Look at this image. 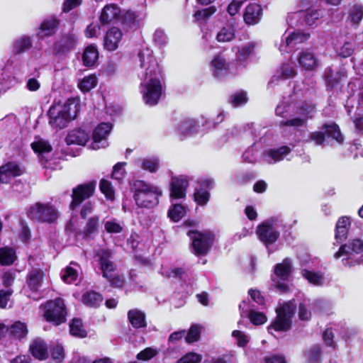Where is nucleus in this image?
<instances>
[{
  "label": "nucleus",
  "instance_id": "f257e3e1",
  "mask_svg": "<svg viewBox=\"0 0 363 363\" xmlns=\"http://www.w3.org/2000/svg\"><path fill=\"white\" fill-rule=\"evenodd\" d=\"M133 199L139 208H152L159 203L162 191L143 180H135L132 186Z\"/></svg>",
  "mask_w": 363,
  "mask_h": 363
},
{
  "label": "nucleus",
  "instance_id": "f03ea898",
  "mask_svg": "<svg viewBox=\"0 0 363 363\" xmlns=\"http://www.w3.org/2000/svg\"><path fill=\"white\" fill-rule=\"evenodd\" d=\"M77 105L68 99L63 106L52 105L48 111L49 124L56 130L66 128L69 123L77 118Z\"/></svg>",
  "mask_w": 363,
  "mask_h": 363
},
{
  "label": "nucleus",
  "instance_id": "7ed1b4c3",
  "mask_svg": "<svg viewBox=\"0 0 363 363\" xmlns=\"http://www.w3.org/2000/svg\"><path fill=\"white\" fill-rule=\"evenodd\" d=\"M26 216L32 221L52 224L57 220L60 213L50 202H36L26 208Z\"/></svg>",
  "mask_w": 363,
  "mask_h": 363
},
{
  "label": "nucleus",
  "instance_id": "20e7f679",
  "mask_svg": "<svg viewBox=\"0 0 363 363\" xmlns=\"http://www.w3.org/2000/svg\"><path fill=\"white\" fill-rule=\"evenodd\" d=\"M186 235L191 240L192 251L196 257L208 255L216 238L215 234L210 230H190Z\"/></svg>",
  "mask_w": 363,
  "mask_h": 363
},
{
  "label": "nucleus",
  "instance_id": "39448f33",
  "mask_svg": "<svg viewBox=\"0 0 363 363\" xmlns=\"http://www.w3.org/2000/svg\"><path fill=\"white\" fill-rule=\"evenodd\" d=\"M67 308L62 298L49 300L44 304L43 318L48 323L58 326L67 321Z\"/></svg>",
  "mask_w": 363,
  "mask_h": 363
},
{
  "label": "nucleus",
  "instance_id": "423d86ee",
  "mask_svg": "<svg viewBox=\"0 0 363 363\" xmlns=\"http://www.w3.org/2000/svg\"><path fill=\"white\" fill-rule=\"evenodd\" d=\"M296 304L291 301L284 303L281 306L277 308V317L273 323L269 326L277 332H286L292 327V318L294 315Z\"/></svg>",
  "mask_w": 363,
  "mask_h": 363
},
{
  "label": "nucleus",
  "instance_id": "0eeeda50",
  "mask_svg": "<svg viewBox=\"0 0 363 363\" xmlns=\"http://www.w3.org/2000/svg\"><path fill=\"white\" fill-rule=\"evenodd\" d=\"M96 181L92 180L83 184H79L73 187L71 194V202L69 208L71 211H75L83 203L91 198L96 191Z\"/></svg>",
  "mask_w": 363,
  "mask_h": 363
},
{
  "label": "nucleus",
  "instance_id": "6e6552de",
  "mask_svg": "<svg viewBox=\"0 0 363 363\" xmlns=\"http://www.w3.org/2000/svg\"><path fill=\"white\" fill-rule=\"evenodd\" d=\"M140 66L145 69V82H162V69L156 58L147 53L146 55L142 51L138 53Z\"/></svg>",
  "mask_w": 363,
  "mask_h": 363
},
{
  "label": "nucleus",
  "instance_id": "1a4fd4ad",
  "mask_svg": "<svg viewBox=\"0 0 363 363\" xmlns=\"http://www.w3.org/2000/svg\"><path fill=\"white\" fill-rule=\"evenodd\" d=\"M143 99L145 104L155 106L159 103L162 93V82H144Z\"/></svg>",
  "mask_w": 363,
  "mask_h": 363
},
{
  "label": "nucleus",
  "instance_id": "9d476101",
  "mask_svg": "<svg viewBox=\"0 0 363 363\" xmlns=\"http://www.w3.org/2000/svg\"><path fill=\"white\" fill-rule=\"evenodd\" d=\"M198 184L199 187L194 190V201L200 206H205L209 201L211 194L209 191L214 186V181L212 179H201Z\"/></svg>",
  "mask_w": 363,
  "mask_h": 363
},
{
  "label": "nucleus",
  "instance_id": "9b49d317",
  "mask_svg": "<svg viewBox=\"0 0 363 363\" xmlns=\"http://www.w3.org/2000/svg\"><path fill=\"white\" fill-rule=\"evenodd\" d=\"M256 233L259 240L266 247L276 242L279 238L280 233L277 230L272 223L263 222L257 227Z\"/></svg>",
  "mask_w": 363,
  "mask_h": 363
},
{
  "label": "nucleus",
  "instance_id": "f8f14e48",
  "mask_svg": "<svg viewBox=\"0 0 363 363\" xmlns=\"http://www.w3.org/2000/svg\"><path fill=\"white\" fill-rule=\"evenodd\" d=\"M26 173V168L16 162L9 161L0 166V182L8 184L11 177H18Z\"/></svg>",
  "mask_w": 363,
  "mask_h": 363
},
{
  "label": "nucleus",
  "instance_id": "ddd939ff",
  "mask_svg": "<svg viewBox=\"0 0 363 363\" xmlns=\"http://www.w3.org/2000/svg\"><path fill=\"white\" fill-rule=\"evenodd\" d=\"M189 180L183 176L172 177L169 183V196L173 199L186 197Z\"/></svg>",
  "mask_w": 363,
  "mask_h": 363
},
{
  "label": "nucleus",
  "instance_id": "4468645a",
  "mask_svg": "<svg viewBox=\"0 0 363 363\" xmlns=\"http://www.w3.org/2000/svg\"><path fill=\"white\" fill-rule=\"evenodd\" d=\"M346 77L347 72L344 69L335 71L331 67H328L325 72V82L327 88L330 90L341 89Z\"/></svg>",
  "mask_w": 363,
  "mask_h": 363
},
{
  "label": "nucleus",
  "instance_id": "2eb2a0df",
  "mask_svg": "<svg viewBox=\"0 0 363 363\" xmlns=\"http://www.w3.org/2000/svg\"><path fill=\"white\" fill-rule=\"evenodd\" d=\"M77 43V38L74 33L62 35L60 40L54 43V50L57 54H66L72 50Z\"/></svg>",
  "mask_w": 363,
  "mask_h": 363
},
{
  "label": "nucleus",
  "instance_id": "dca6fc26",
  "mask_svg": "<svg viewBox=\"0 0 363 363\" xmlns=\"http://www.w3.org/2000/svg\"><path fill=\"white\" fill-rule=\"evenodd\" d=\"M60 20L55 16L45 18L38 28V35L40 38L52 36L57 32Z\"/></svg>",
  "mask_w": 363,
  "mask_h": 363
},
{
  "label": "nucleus",
  "instance_id": "f3484780",
  "mask_svg": "<svg viewBox=\"0 0 363 363\" xmlns=\"http://www.w3.org/2000/svg\"><path fill=\"white\" fill-rule=\"evenodd\" d=\"M262 9L257 4H248L243 13L244 22L248 26L257 24L262 19Z\"/></svg>",
  "mask_w": 363,
  "mask_h": 363
},
{
  "label": "nucleus",
  "instance_id": "a211bd4d",
  "mask_svg": "<svg viewBox=\"0 0 363 363\" xmlns=\"http://www.w3.org/2000/svg\"><path fill=\"white\" fill-rule=\"evenodd\" d=\"M122 36L123 33L119 28L116 27L110 28L104 37V48L111 52L116 50L118 47Z\"/></svg>",
  "mask_w": 363,
  "mask_h": 363
},
{
  "label": "nucleus",
  "instance_id": "6ab92c4d",
  "mask_svg": "<svg viewBox=\"0 0 363 363\" xmlns=\"http://www.w3.org/2000/svg\"><path fill=\"white\" fill-rule=\"evenodd\" d=\"M28 334L26 323L20 320L15 321L11 325H8V337L10 340L22 341Z\"/></svg>",
  "mask_w": 363,
  "mask_h": 363
},
{
  "label": "nucleus",
  "instance_id": "aec40b11",
  "mask_svg": "<svg viewBox=\"0 0 363 363\" xmlns=\"http://www.w3.org/2000/svg\"><path fill=\"white\" fill-rule=\"evenodd\" d=\"M29 352L32 356L40 361L49 357L48 347L46 342L41 339L34 340L29 346Z\"/></svg>",
  "mask_w": 363,
  "mask_h": 363
},
{
  "label": "nucleus",
  "instance_id": "412c9836",
  "mask_svg": "<svg viewBox=\"0 0 363 363\" xmlns=\"http://www.w3.org/2000/svg\"><path fill=\"white\" fill-rule=\"evenodd\" d=\"M89 140V134L85 130L79 128L70 130L65 138L67 145L84 146Z\"/></svg>",
  "mask_w": 363,
  "mask_h": 363
},
{
  "label": "nucleus",
  "instance_id": "4be33fe9",
  "mask_svg": "<svg viewBox=\"0 0 363 363\" xmlns=\"http://www.w3.org/2000/svg\"><path fill=\"white\" fill-rule=\"evenodd\" d=\"M111 252L108 250H103L101 251L99 257V263L100 269L102 272L104 278L109 277L110 274L116 270L113 262L111 260Z\"/></svg>",
  "mask_w": 363,
  "mask_h": 363
},
{
  "label": "nucleus",
  "instance_id": "5701e85b",
  "mask_svg": "<svg viewBox=\"0 0 363 363\" xmlns=\"http://www.w3.org/2000/svg\"><path fill=\"white\" fill-rule=\"evenodd\" d=\"M121 9L114 4L106 5L101 13L99 21L101 24H108L113 20H118L120 18Z\"/></svg>",
  "mask_w": 363,
  "mask_h": 363
},
{
  "label": "nucleus",
  "instance_id": "b1692460",
  "mask_svg": "<svg viewBox=\"0 0 363 363\" xmlns=\"http://www.w3.org/2000/svg\"><path fill=\"white\" fill-rule=\"evenodd\" d=\"M45 273L40 269H34L30 271L26 277V284L33 292H38L41 287Z\"/></svg>",
  "mask_w": 363,
  "mask_h": 363
},
{
  "label": "nucleus",
  "instance_id": "393cba45",
  "mask_svg": "<svg viewBox=\"0 0 363 363\" xmlns=\"http://www.w3.org/2000/svg\"><path fill=\"white\" fill-rule=\"evenodd\" d=\"M127 315L128 321L133 328L140 329L147 327L146 315L143 311L134 308L129 310Z\"/></svg>",
  "mask_w": 363,
  "mask_h": 363
},
{
  "label": "nucleus",
  "instance_id": "a878e982",
  "mask_svg": "<svg viewBox=\"0 0 363 363\" xmlns=\"http://www.w3.org/2000/svg\"><path fill=\"white\" fill-rule=\"evenodd\" d=\"M321 129L325 133V138H331L339 144L343 143L345 138L341 133L340 126L335 122L323 123Z\"/></svg>",
  "mask_w": 363,
  "mask_h": 363
},
{
  "label": "nucleus",
  "instance_id": "bb28decb",
  "mask_svg": "<svg viewBox=\"0 0 363 363\" xmlns=\"http://www.w3.org/2000/svg\"><path fill=\"white\" fill-rule=\"evenodd\" d=\"M211 65L213 68V74L217 77L225 76L230 69V63L220 55L216 56L211 60Z\"/></svg>",
  "mask_w": 363,
  "mask_h": 363
},
{
  "label": "nucleus",
  "instance_id": "cd10ccee",
  "mask_svg": "<svg viewBox=\"0 0 363 363\" xmlns=\"http://www.w3.org/2000/svg\"><path fill=\"white\" fill-rule=\"evenodd\" d=\"M291 149L286 145H283L279 148H271L266 150L264 152V157L270 159L269 163H276L284 160V157L290 153Z\"/></svg>",
  "mask_w": 363,
  "mask_h": 363
},
{
  "label": "nucleus",
  "instance_id": "c85d7f7f",
  "mask_svg": "<svg viewBox=\"0 0 363 363\" xmlns=\"http://www.w3.org/2000/svg\"><path fill=\"white\" fill-rule=\"evenodd\" d=\"M298 62L305 70L312 71L318 67V61L314 53L308 50L299 53Z\"/></svg>",
  "mask_w": 363,
  "mask_h": 363
},
{
  "label": "nucleus",
  "instance_id": "c756f323",
  "mask_svg": "<svg viewBox=\"0 0 363 363\" xmlns=\"http://www.w3.org/2000/svg\"><path fill=\"white\" fill-rule=\"evenodd\" d=\"M274 272L279 280L283 281H287L292 273V267L290 259L286 258L282 262L277 264L274 266Z\"/></svg>",
  "mask_w": 363,
  "mask_h": 363
},
{
  "label": "nucleus",
  "instance_id": "7c9ffc66",
  "mask_svg": "<svg viewBox=\"0 0 363 363\" xmlns=\"http://www.w3.org/2000/svg\"><path fill=\"white\" fill-rule=\"evenodd\" d=\"M82 58L84 66L91 67L95 65L99 59L97 47L94 44L86 46L82 53Z\"/></svg>",
  "mask_w": 363,
  "mask_h": 363
},
{
  "label": "nucleus",
  "instance_id": "2f4dec72",
  "mask_svg": "<svg viewBox=\"0 0 363 363\" xmlns=\"http://www.w3.org/2000/svg\"><path fill=\"white\" fill-rule=\"evenodd\" d=\"M103 300L102 295L94 290L86 291L82 294L81 298L82 303L90 308L99 307Z\"/></svg>",
  "mask_w": 363,
  "mask_h": 363
},
{
  "label": "nucleus",
  "instance_id": "473e14b6",
  "mask_svg": "<svg viewBox=\"0 0 363 363\" xmlns=\"http://www.w3.org/2000/svg\"><path fill=\"white\" fill-rule=\"evenodd\" d=\"M100 226V218L97 215H94L88 218L82 234L84 238H90L92 235L96 233Z\"/></svg>",
  "mask_w": 363,
  "mask_h": 363
},
{
  "label": "nucleus",
  "instance_id": "72a5a7b5",
  "mask_svg": "<svg viewBox=\"0 0 363 363\" xmlns=\"http://www.w3.org/2000/svg\"><path fill=\"white\" fill-rule=\"evenodd\" d=\"M33 46L32 40L30 36L24 35L17 39L13 45V54L18 55L24 53Z\"/></svg>",
  "mask_w": 363,
  "mask_h": 363
},
{
  "label": "nucleus",
  "instance_id": "f704fd0d",
  "mask_svg": "<svg viewBox=\"0 0 363 363\" xmlns=\"http://www.w3.org/2000/svg\"><path fill=\"white\" fill-rule=\"evenodd\" d=\"M112 125L109 123H101L94 130L92 133V140L98 143L106 139L110 133Z\"/></svg>",
  "mask_w": 363,
  "mask_h": 363
},
{
  "label": "nucleus",
  "instance_id": "c9c22d12",
  "mask_svg": "<svg viewBox=\"0 0 363 363\" xmlns=\"http://www.w3.org/2000/svg\"><path fill=\"white\" fill-rule=\"evenodd\" d=\"M351 225L350 218L347 216L340 217L335 227V239L342 240L345 239L348 233V229Z\"/></svg>",
  "mask_w": 363,
  "mask_h": 363
},
{
  "label": "nucleus",
  "instance_id": "e433bc0d",
  "mask_svg": "<svg viewBox=\"0 0 363 363\" xmlns=\"http://www.w3.org/2000/svg\"><path fill=\"white\" fill-rule=\"evenodd\" d=\"M15 250L9 247H0V264L2 266L11 265L16 260Z\"/></svg>",
  "mask_w": 363,
  "mask_h": 363
},
{
  "label": "nucleus",
  "instance_id": "4c0bfd02",
  "mask_svg": "<svg viewBox=\"0 0 363 363\" xmlns=\"http://www.w3.org/2000/svg\"><path fill=\"white\" fill-rule=\"evenodd\" d=\"M235 37V28L233 25L228 24L223 26L216 35L218 42L225 43L233 40Z\"/></svg>",
  "mask_w": 363,
  "mask_h": 363
},
{
  "label": "nucleus",
  "instance_id": "58836bf2",
  "mask_svg": "<svg viewBox=\"0 0 363 363\" xmlns=\"http://www.w3.org/2000/svg\"><path fill=\"white\" fill-rule=\"evenodd\" d=\"M322 349L319 345H314L304 352L307 363H320L321 362Z\"/></svg>",
  "mask_w": 363,
  "mask_h": 363
},
{
  "label": "nucleus",
  "instance_id": "ea45409f",
  "mask_svg": "<svg viewBox=\"0 0 363 363\" xmlns=\"http://www.w3.org/2000/svg\"><path fill=\"white\" fill-rule=\"evenodd\" d=\"M69 333L72 336L77 337H86L87 332L83 328V323L82 319L74 318L69 323Z\"/></svg>",
  "mask_w": 363,
  "mask_h": 363
},
{
  "label": "nucleus",
  "instance_id": "a19ab883",
  "mask_svg": "<svg viewBox=\"0 0 363 363\" xmlns=\"http://www.w3.org/2000/svg\"><path fill=\"white\" fill-rule=\"evenodd\" d=\"M30 147L33 152L38 155L50 153L52 151V147L50 142L43 139L33 142Z\"/></svg>",
  "mask_w": 363,
  "mask_h": 363
},
{
  "label": "nucleus",
  "instance_id": "79ce46f5",
  "mask_svg": "<svg viewBox=\"0 0 363 363\" xmlns=\"http://www.w3.org/2000/svg\"><path fill=\"white\" fill-rule=\"evenodd\" d=\"M98 83V79L94 74L84 77L79 83V89L84 93L89 92L94 89Z\"/></svg>",
  "mask_w": 363,
  "mask_h": 363
},
{
  "label": "nucleus",
  "instance_id": "37998d69",
  "mask_svg": "<svg viewBox=\"0 0 363 363\" xmlns=\"http://www.w3.org/2000/svg\"><path fill=\"white\" fill-rule=\"evenodd\" d=\"M186 214L185 208L182 204H175L168 210V217L174 222H179Z\"/></svg>",
  "mask_w": 363,
  "mask_h": 363
},
{
  "label": "nucleus",
  "instance_id": "c03bdc74",
  "mask_svg": "<svg viewBox=\"0 0 363 363\" xmlns=\"http://www.w3.org/2000/svg\"><path fill=\"white\" fill-rule=\"evenodd\" d=\"M310 38L309 33H304L301 32H293L286 38V44L289 46L293 43L296 45L301 43L308 40Z\"/></svg>",
  "mask_w": 363,
  "mask_h": 363
},
{
  "label": "nucleus",
  "instance_id": "a18cd8bd",
  "mask_svg": "<svg viewBox=\"0 0 363 363\" xmlns=\"http://www.w3.org/2000/svg\"><path fill=\"white\" fill-rule=\"evenodd\" d=\"M99 189L107 199L112 201L115 199L114 189L111 182L108 180L105 179H101L99 182Z\"/></svg>",
  "mask_w": 363,
  "mask_h": 363
},
{
  "label": "nucleus",
  "instance_id": "49530a36",
  "mask_svg": "<svg viewBox=\"0 0 363 363\" xmlns=\"http://www.w3.org/2000/svg\"><path fill=\"white\" fill-rule=\"evenodd\" d=\"M316 108V105L312 102L304 101L299 107L298 113L306 121L308 118H312V114Z\"/></svg>",
  "mask_w": 363,
  "mask_h": 363
},
{
  "label": "nucleus",
  "instance_id": "de8ad7c7",
  "mask_svg": "<svg viewBox=\"0 0 363 363\" xmlns=\"http://www.w3.org/2000/svg\"><path fill=\"white\" fill-rule=\"evenodd\" d=\"M255 43H250L242 46L239 50L238 54V59L241 62L246 61L250 56L255 54Z\"/></svg>",
  "mask_w": 363,
  "mask_h": 363
},
{
  "label": "nucleus",
  "instance_id": "09e8293b",
  "mask_svg": "<svg viewBox=\"0 0 363 363\" xmlns=\"http://www.w3.org/2000/svg\"><path fill=\"white\" fill-rule=\"evenodd\" d=\"M296 75V71L294 67L289 63H283L280 67V75L279 79H288L293 78Z\"/></svg>",
  "mask_w": 363,
  "mask_h": 363
},
{
  "label": "nucleus",
  "instance_id": "8fccbe9b",
  "mask_svg": "<svg viewBox=\"0 0 363 363\" xmlns=\"http://www.w3.org/2000/svg\"><path fill=\"white\" fill-rule=\"evenodd\" d=\"M216 11V8L215 6H211L208 8L201 10H197L194 14V17L196 22H201V21H206L208 18H210L212 15H213Z\"/></svg>",
  "mask_w": 363,
  "mask_h": 363
},
{
  "label": "nucleus",
  "instance_id": "3c124183",
  "mask_svg": "<svg viewBox=\"0 0 363 363\" xmlns=\"http://www.w3.org/2000/svg\"><path fill=\"white\" fill-rule=\"evenodd\" d=\"M348 18L353 24L359 25L363 18V6L361 5H354L349 13Z\"/></svg>",
  "mask_w": 363,
  "mask_h": 363
},
{
  "label": "nucleus",
  "instance_id": "603ef678",
  "mask_svg": "<svg viewBox=\"0 0 363 363\" xmlns=\"http://www.w3.org/2000/svg\"><path fill=\"white\" fill-rule=\"evenodd\" d=\"M126 164L127 163L125 162H119L114 164L113 167L111 179L121 182L126 174L125 169Z\"/></svg>",
  "mask_w": 363,
  "mask_h": 363
},
{
  "label": "nucleus",
  "instance_id": "864d4df0",
  "mask_svg": "<svg viewBox=\"0 0 363 363\" xmlns=\"http://www.w3.org/2000/svg\"><path fill=\"white\" fill-rule=\"evenodd\" d=\"M303 277H304L310 284L315 286H319L321 284L323 277L320 273L315 272L313 271L308 270L306 269H303L301 272Z\"/></svg>",
  "mask_w": 363,
  "mask_h": 363
},
{
  "label": "nucleus",
  "instance_id": "5fc2aeb1",
  "mask_svg": "<svg viewBox=\"0 0 363 363\" xmlns=\"http://www.w3.org/2000/svg\"><path fill=\"white\" fill-rule=\"evenodd\" d=\"M248 318L254 325H263L267 320V315L264 313L255 311L249 312Z\"/></svg>",
  "mask_w": 363,
  "mask_h": 363
},
{
  "label": "nucleus",
  "instance_id": "6e6d98bb",
  "mask_svg": "<svg viewBox=\"0 0 363 363\" xmlns=\"http://www.w3.org/2000/svg\"><path fill=\"white\" fill-rule=\"evenodd\" d=\"M248 101L247 92L245 91H240L232 95L230 97V103L234 107H238L240 106L245 104Z\"/></svg>",
  "mask_w": 363,
  "mask_h": 363
},
{
  "label": "nucleus",
  "instance_id": "4d7b16f0",
  "mask_svg": "<svg viewBox=\"0 0 363 363\" xmlns=\"http://www.w3.org/2000/svg\"><path fill=\"white\" fill-rule=\"evenodd\" d=\"M141 168L151 173L156 172L159 168V160L156 158L144 159L141 162Z\"/></svg>",
  "mask_w": 363,
  "mask_h": 363
},
{
  "label": "nucleus",
  "instance_id": "13d9d810",
  "mask_svg": "<svg viewBox=\"0 0 363 363\" xmlns=\"http://www.w3.org/2000/svg\"><path fill=\"white\" fill-rule=\"evenodd\" d=\"M202 356L194 352H189L179 359L176 363H200Z\"/></svg>",
  "mask_w": 363,
  "mask_h": 363
},
{
  "label": "nucleus",
  "instance_id": "bf43d9fd",
  "mask_svg": "<svg viewBox=\"0 0 363 363\" xmlns=\"http://www.w3.org/2000/svg\"><path fill=\"white\" fill-rule=\"evenodd\" d=\"M200 337L201 331L199 328L196 325H192L185 337V340L187 343L191 344L198 341Z\"/></svg>",
  "mask_w": 363,
  "mask_h": 363
},
{
  "label": "nucleus",
  "instance_id": "052dcab7",
  "mask_svg": "<svg viewBox=\"0 0 363 363\" xmlns=\"http://www.w3.org/2000/svg\"><path fill=\"white\" fill-rule=\"evenodd\" d=\"M321 17H323V13L320 10H310L306 14L304 21L308 26H312L315 24L316 21Z\"/></svg>",
  "mask_w": 363,
  "mask_h": 363
},
{
  "label": "nucleus",
  "instance_id": "680f3d73",
  "mask_svg": "<svg viewBox=\"0 0 363 363\" xmlns=\"http://www.w3.org/2000/svg\"><path fill=\"white\" fill-rule=\"evenodd\" d=\"M136 18L135 12L130 10L125 11L121 17V23L128 28H130L135 24Z\"/></svg>",
  "mask_w": 363,
  "mask_h": 363
},
{
  "label": "nucleus",
  "instance_id": "e2e57ef3",
  "mask_svg": "<svg viewBox=\"0 0 363 363\" xmlns=\"http://www.w3.org/2000/svg\"><path fill=\"white\" fill-rule=\"evenodd\" d=\"M334 333L330 328H326L323 333V340L325 345L333 349H335L336 344L334 341Z\"/></svg>",
  "mask_w": 363,
  "mask_h": 363
},
{
  "label": "nucleus",
  "instance_id": "0e129e2a",
  "mask_svg": "<svg viewBox=\"0 0 363 363\" xmlns=\"http://www.w3.org/2000/svg\"><path fill=\"white\" fill-rule=\"evenodd\" d=\"M195 129V123L192 121H184L179 125L178 130L183 135L186 136L192 133Z\"/></svg>",
  "mask_w": 363,
  "mask_h": 363
},
{
  "label": "nucleus",
  "instance_id": "69168bd1",
  "mask_svg": "<svg viewBox=\"0 0 363 363\" xmlns=\"http://www.w3.org/2000/svg\"><path fill=\"white\" fill-rule=\"evenodd\" d=\"M157 351L152 347H147L140 351L136 356L138 360L147 361L155 357Z\"/></svg>",
  "mask_w": 363,
  "mask_h": 363
},
{
  "label": "nucleus",
  "instance_id": "338daca9",
  "mask_svg": "<svg viewBox=\"0 0 363 363\" xmlns=\"http://www.w3.org/2000/svg\"><path fill=\"white\" fill-rule=\"evenodd\" d=\"M232 336L237 340V345L238 347H245L249 342L247 336L240 330H233L232 333Z\"/></svg>",
  "mask_w": 363,
  "mask_h": 363
},
{
  "label": "nucleus",
  "instance_id": "774afa93",
  "mask_svg": "<svg viewBox=\"0 0 363 363\" xmlns=\"http://www.w3.org/2000/svg\"><path fill=\"white\" fill-rule=\"evenodd\" d=\"M65 350L62 345H57L51 350V358L57 363L62 362L65 359Z\"/></svg>",
  "mask_w": 363,
  "mask_h": 363
}]
</instances>
